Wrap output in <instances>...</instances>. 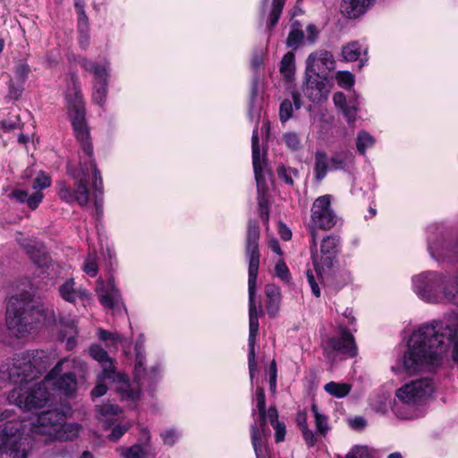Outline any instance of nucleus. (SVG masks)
Instances as JSON below:
<instances>
[{
    "mask_svg": "<svg viewBox=\"0 0 458 458\" xmlns=\"http://www.w3.org/2000/svg\"><path fill=\"white\" fill-rule=\"evenodd\" d=\"M47 358L44 351H33L16 355L12 360L0 366V382L19 383V386L10 391L7 400L20 409L30 411L43 407L48 401L49 394L47 387L48 381L55 379L54 386L56 389L69 395L76 391L77 379L72 372H67L57 377L63 370V365L70 362L63 359L47 373L45 380L30 386L31 379L41 374L46 369Z\"/></svg>",
    "mask_w": 458,
    "mask_h": 458,
    "instance_id": "f257e3e1",
    "label": "nucleus"
},
{
    "mask_svg": "<svg viewBox=\"0 0 458 458\" xmlns=\"http://www.w3.org/2000/svg\"><path fill=\"white\" fill-rule=\"evenodd\" d=\"M72 87L66 92L68 101L69 116L74 130L77 140L81 142L83 153L88 160L80 162L78 169H69V172L74 179V187L72 189L64 182H58V197L67 202H77L80 206H86L89 202V191L88 188V180L89 171H92V190L95 197V206L98 215L102 214V193L103 181L100 172L97 168L96 162L92 159L93 148L89 140V132L85 122V104L82 94L77 83L75 77L72 78Z\"/></svg>",
    "mask_w": 458,
    "mask_h": 458,
    "instance_id": "f03ea898",
    "label": "nucleus"
},
{
    "mask_svg": "<svg viewBox=\"0 0 458 458\" xmlns=\"http://www.w3.org/2000/svg\"><path fill=\"white\" fill-rule=\"evenodd\" d=\"M407 347L397 364L392 367L395 374L432 371L451 347L453 360L458 364V328L443 322L425 324L411 334Z\"/></svg>",
    "mask_w": 458,
    "mask_h": 458,
    "instance_id": "7ed1b4c3",
    "label": "nucleus"
},
{
    "mask_svg": "<svg viewBox=\"0 0 458 458\" xmlns=\"http://www.w3.org/2000/svg\"><path fill=\"white\" fill-rule=\"evenodd\" d=\"M13 417V411H4L0 415V458H28L32 440L26 433L21 420Z\"/></svg>",
    "mask_w": 458,
    "mask_h": 458,
    "instance_id": "20e7f679",
    "label": "nucleus"
},
{
    "mask_svg": "<svg viewBox=\"0 0 458 458\" xmlns=\"http://www.w3.org/2000/svg\"><path fill=\"white\" fill-rule=\"evenodd\" d=\"M259 227L256 221L249 220L245 240V256L248 261L249 327H259V310L255 301L257 278L260 261Z\"/></svg>",
    "mask_w": 458,
    "mask_h": 458,
    "instance_id": "39448f33",
    "label": "nucleus"
},
{
    "mask_svg": "<svg viewBox=\"0 0 458 458\" xmlns=\"http://www.w3.org/2000/svg\"><path fill=\"white\" fill-rule=\"evenodd\" d=\"M433 381L428 377L411 380L398 388L392 410L402 420L414 418L413 406L424 402L434 392Z\"/></svg>",
    "mask_w": 458,
    "mask_h": 458,
    "instance_id": "423d86ee",
    "label": "nucleus"
},
{
    "mask_svg": "<svg viewBox=\"0 0 458 458\" xmlns=\"http://www.w3.org/2000/svg\"><path fill=\"white\" fill-rule=\"evenodd\" d=\"M90 356L102 364L103 378L115 384V390L121 394L123 400L135 401L139 398L140 389L131 388L128 377L114 369L113 360L107 352L98 344H92L89 349Z\"/></svg>",
    "mask_w": 458,
    "mask_h": 458,
    "instance_id": "0eeeda50",
    "label": "nucleus"
},
{
    "mask_svg": "<svg viewBox=\"0 0 458 458\" xmlns=\"http://www.w3.org/2000/svg\"><path fill=\"white\" fill-rule=\"evenodd\" d=\"M347 323L340 322L338 325L339 335L327 338L323 343V352L326 357L335 360L338 355L352 358L357 355V345L354 336L349 327L353 325L355 318L345 315Z\"/></svg>",
    "mask_w": 458,
    "mask_h": 458,
    "instance_id": "6e6552de",
    "label": "nucleus"
},
{
    "mask_svg": "<svg viewBox=\"0 0 458 458\" xmlns=\"http://www.w3.org/2000/svg\"><path fill=\"white\" fill-rule=\"evenodd\" d=\"M331 199L332 196L327 194L317 198L312 204L309 226L313 247L317 246L316 230H330L338 221V216L331 207Z\"/></svg>",
    "mask_w": 458,
    "mask_h": 458,
    "instance_id": "1a4fd4ad",
    "label": "nucleus"
},
{
    "mask_svg": "<svg viewBox=\"0 0 458 458\" xmlns=\"http://www.w3.org/2000/svg\"><path fill=\"white\" fill-rule=\"evenodd\" d=\"M340 245L341 238L334 234L323 238L319 251L316 250L317 246L313 247L312 242H310L312 262L318 276H322L333 267Z\"/></svg>",
    "mask_w": 458,
    "mask_h": 458,
    "instance_id": "9d476101",
    "label": "nucleus"
},
{
    "mask_svg": "<svg viewBox=\"0 0 458 458\" xmlns=\"http://www.w3.org/2000/svg\"><path fill=\"white\" fill-rule=\"evenodd\" d=\"M23 304L18 298L12 297L6 307V326L10 334L21 337L34 328L30 311L23 309Z\"/></svg>",
    "mask_w": 458,
    "mask_h": 458,
    "instance_id": "9b49d317",
    "label": "nucleus"
},
{
    "mask_svg": "<svg viewBox=\"0 0 458 458\" xmlns=\"http://www.w3.org/2000/svg\"><path fill=\"white\" fill-rule=\"evenodd\" d=\"M414 292L421 298L428 301H436L440 292L443 290H450V288H443L444 276L437 272H424L412 278ZM455 289H451L455 293ZM445 297V295L444 294Z\"/></svg>",
    "mask_w": 458,
    "mask_h": 458,
    "instance_id": "f8f14e48",
    "label": "nucleus"
},
{
    "mask_svg": "<svg viewBox=\"0 0 458 458\" xmlns=\"http://www.w3.org/2000/svg\"><path fill=\"white\" fill-rule=\"evenodd\" d=\"M256 399L259 419L257 422L251 425V442L256 457L264 458V438L269 433V428L267 427V410H266V395L263 388H257Z\"/></svg>",
    "mask_w": 458,
    "mask_h": 458,
    "instance_id": "ddd939ff",
    "label": "nucleus"
},
{
    "mask_svg": "<svg viewBox=\"0 0 458 458\" xmlns=\"http://www.w3.org/2000/svg\"><path fill=\"white\" fill-rule=\"evenodd\" d=\"M96 292L99 302L105 308L112 310L113 313L122 310L126 311L120 290L115 285L113 277H110L106 282L101 278L98 279Z\"/></svg>",
    "mask_w": 458,
    "mask_h": 458,
    "instance_id": "4468645a",
    "label": "nucleus"
},
{
    "mask_svg": "<svg viewBox=\"0 0 458 458\" xmlns=\"http://www.w3.org/2000/svg\"><path fill=\"white\" fill-rule=\"evenodd\" d=\"M51 185V179L44 172H40L33 182L32 187L36 191L30 194L27 191L21 189L13 190L10 197L21 204H26L30 209H36L42 202L44 198L40 191Z\"/></svg>",
    "mask_w": 458,
    "mask_h": 458,
    "instance_id": "2eb2a0df",
    "label": "nucleus"
},
{
    "mask_svg": "<svg viewBox=\"0 0 458 458\" xmlns=\"http://www.w3.org/2000/svg\"><path fill=\"white\" fill-rule=\"evenodd\" d=\"M335 61L331 52L324 49L311 53L306 61V73L325 76L328 71L334 70Z\"/></svg>",
    "mask_w": 458,
    "mask_h": 458,
    "instance_id": "dca6fc26",
    "label": "nucleus"
},
{
    "mask_svg": "<svg viewBox=\"0 0 458 458\" xmlns=\"http://www.w3.org/2000/svg\"><path fill=\"white\" fill-rule=\"evenodd\" d=\"M65 420V415L62 411L56 410L44 411L38 418V425L36 427V431L54 438Z\"/></svg>",
    "mask_w": 458,
    "mask_h": 458,
    "instance_id": "f3484780",
    "label": "nucleus"
},
{
    "mask_svg": "<svg viewBox=\"0 0 458 458\" xmlns=\"http://www.w3.org/2000/svg\"><path fill=\"white\" fill-rule=\"evenodd\" d=\"M327 78L322 75L306 73L302 89L304 95L312 102H320L327 98Z\"/></svg>",
    "mask_w": 458,
    "mask_h": 458,
    "instance_id": "a211bd4d",
    "label": "nucleus"
},
{
    "mask_svg": "<svg viewBox=\"0 0 458 458\" xmlns=\"http://www.w3.org/2000/svg\"><path fill=\"white\" fill-rule=\"evenodd\" d=\"M60 327L59 339L67 340V348L72 349L75 345V336L77 335V320L71 315H60L58 318Z\"/></svg>",
    "mask_w": 458,
    "mask_h": 458,
    "instance_id": "6ab92c4d",
    "label": "nucleus"
},
{
    "mask_svg": "<svg viewBox=\"0 0 458 458\" xmlns=\"http://www.w3.org/2000/svg\"><path fill=\"white\" fill-rule=\"evenodd\" d=\"M135 368H134V379L139 386H143L146 380H149L151 376L144 367L146 358L144 350V339L140 338L135 344Z\"/></svg>",
    "mask_w": 458,
    "mask_h": 458,
    "instance_id": "aec40b11",
    "label": "nucleus"
},
{
    "mask_svg": "<svg viewBox=\"0 0 458 458\" xmlns=\"http://www.w3.org/2000/svg\"><path fill=\"white\" fill-rule=\"evenodd\" d=\"M374 0H342L341 12L349 19H356L364 14Z\"/></svg>",
    "mask_w": 458,
    "mask_h": 458,
    "instance_id": "412c9836",
    "label": "nucleus"
},
{
    "mask_svg": "<svg viewBox=\"0 0 458 458\" xmlns=\"http://www.w3.org/2000/svg\"><path fill=\"white\" fill-rule=\"evenodd\" d=\"M72 278L67 280L59 286V294L66 301L73 303L77 299L88 300L89 293L83 288H75Z\"/></svg>",
    "mask_w": 458,
    "mask_h": 458,
    "instance_id": "4be33fe9",
    "label": "nucleus"
},
{
    "mask_svg": "<svg viewBox=\"0 0 458 458\" xmlns=\"http://www.w3.org/2000/svg\"><path fill=\"white\" fill-rule=\"evenodd\" d=\"M265 293L267 297L266 309L271 318H275L280 309L281 293L280 289L274 284H268L265 287Z\"/></svg>",
    "mask_w": 458,
    "mask_h": 458,
    "instance_id": "5701e85b",
    "label": "nucleus"
},
{
    "mask_svg": "<svg viewBox=\"0 0 458 458\" xmlns=\"http://www.w3.org/2000/svg\"><path fill=\"white\" fill-rule=\"evenodd\" d=\"M80 64L86 71L93 73L94 81L93 83H105L108 81V71L106 65H101L96 62L89 60L87 58H82L80 61Z\"/></svg>",
    "mask_w": 458,
    "mask_h": 458,
    "instance_id": "b1692460",
    "label": "nucleus"
},
{
    "mask_svg": "<svg viewBox=\"0 0 458 458\" xmlns=\"http://www.w3.org/2000/svg\"><path fill=\"white\" fill-rule=\"evenodd\" d=\"M251 147H252V164L255 174L256 182L259 184L262 180V163L260 157V148L259 144V133L258 128L256 127L252 132L251 137Z\"/></svg>",
    "mask_w": 458,
    "mask_h": 458,
    "instance_id": "393cba45",
    "label": "nucleus"
},
{
    "mask_svg": "<svg viewBox=\"0 0 458 458\" xmlns=\"http://www.w3.org/2000/svg\"><path fill=\"white\" fill-rule=\"evenodd\" d=\"M329 160L327 155L321 150H318L314 155V169L313 174L316 181L320 182L326 176L329 169Z\"/></svg>",
    "mask_w": 458,
    "mask_h": 458,
    "instance_id": "a878e982",
    "label": "nucleus"
},
{
    "mask_svg": "<svg viewBox=\"0 0 458 458\" xmlns=\"http://www.w3.org/2000/svg\"><path fill=\"white\" fill-rule=\"evenodd\" d=\"M296 422L299 426L303 438L309 446H313L318 442L316 434L309 428L307 421V413L305 411H299L296 416Z\"/></svg>",
    "mask_w": 458,
    "mask_h": 458,
    "instance_id": "bb28decb",
    "label": "nucleus"
},
{
    "mask_svg": "<svg viewBox=\"0 0 458 458\" xmlns=\"http://www.w3.org/2000/svg\"><path fill=\"white\" fill-rule=\"evenodd\" d=\"M81 426L78 423H65L61 424V427L56 431L54 438L61 441L73 440L79 436Z\"/></svg>",
    "mask_w": 458,
    "mask_h": 458,
    "instance_id": "cd10ccee",
    "label": "nucleus"
},
{
    "mask_svg": "<svg viewBox=\"0 0 458 458\" xmlns=\"http://www.w3.org/2000/svg\"><path fill=\"white\" fill-rule=\"evenodd\" d=\"M259 327H249V354H248V361H249V370L250 379H253L254 373L257 369V362L255 360V344L256 338L258 335Z\"/></svg>",
    "mask_w": 458,
    "mask_h": 458,
    "instance_id": "c85d7f7f",
    "label": "nucleus"
},
{
    "mask_svg": "<svg viewBox=\"0 0 458 458\" xmlns=\"http://www.w3.org/2000/svg\"><path fill=\"white\" fill-rule=\"evenodd\" d=\"M99 420L106 424L108 428L115 418L121 413V409L118 405L113 403H106L98 407Z\"/></svg>",
    "mask_w": 458,
    "mask_h": 458,
    "instance_id": "c756f323",
    "label": "nucleus"
},
{
    "mask_svg": "<svg viewBox=\"0 0 458 458\" xmlns=\"http://www.w3.org/2000/svg\"><path fill=\"white\" fill-rule=\"evenodd\" d=\"M274 427L275 437L276 442H282L285 437V425L278 420V412L275 406H270L267 410V419Z\"/></svg>",
    "mask_w": 458,
    "mask_h": 458,
    "instance_id": "7c9ffc66",
    "label": "nucleus"
},
{
    "mask_svg": "<svg viewBox=\"0 0 458 458\" xmlns=\"http://www.w3.org/2000/svg\"><path fill=\"white\" fill-rule=\"evenodd\" d=\"M311 411L314 416V422L317 430L315 433L316 436L326 437L330 429L328 418L319 411L318 407L315 403L311 405Z\"/></svg>",
    "mask_w": 458,
    "mask_h": 458,
    "instance_id": "2f4dec72",
    "label": "nucleus"
},
{
    "mask_svg": "<svg viewBox=\"0 0 458 458\" xmlns=\"http://www.w3.org/2000/svg\"><path fill=\"white\" fill-rule=\"evenodd\" d=\"M324 389L330 395L336 398H343L349 394L352 386L347 383H337L331 381L324 386Z\"/></svg>",
    "mask_w": 458,
    "mask_h": 458,
    "instance_id": "473e14b6",
    "label": "nucleus"
},
{
    "mask_svg": "<svg viewBox=\"0 0 458 458\" xmlns=\"http://www.w3.org/2000/svg\"><path fill=\"white\" fill-rule=\"evenodd\" d=\"M303 38L304 33L301 29V24L298 21H293L286 39L287 47L293 49L297 48L302 41Z\"/></svg>",
    "mask_w": 458,
    "mask_h": 458,
    "instance_id": "72a5a7b5",
    "label": "nucleus"
},
{
    "mask_svg": "<svg viewBox=\"0 0 458 458\" xmlns=\"http://www.w3.org/2000/svg\"><path fill=\"white\" fill-rule=\"evenodd\" d=\"M264 182H265V179H264V176L262 175V180H261L259 185L257 182L258 193H259L258 204H259V216H260L261 219H263L267 223L269 218V207H268V199L265 194L264 190L262 189V184L264 183Z\"/></svg>",
    "mask_w": 458,
    "mask_h": 458,
    "instance_id": "f704fd0d",
    "label": "nucleus"
},
{
    "mask_svg": "<svg viewBox=\"0 0 458 458\" xmlns=\"http://www.w3.org/2000/svg\"><path fill=\"white\" fill-rule=\"evenodd\" d=\"M361 54V48L357 41H352L343 47L342 55L347 62L357 61Z\"/></svg>",
    "mask_w": 458,
    "mask_h": 458,
    "instance_id": "c9c22d12",
    "label": "nucleus"
},
{
    "mask_svg": "<svg viewBox=\"0 0 458 458\" xmlns=\"http://www.w3.org/2000/svg\"><path fill=\"white\" fill-rule=\"evenodd\" d=\"M82 270L90 277H95L98 273V255L95 250L89 251L85 258Z\"/></svg>",
    "mask_w": 458,
    "mask_h": 458,
    "instance_id": "e433bc0d",
    "label": "nucleus"
},
{
    "mask_svg": "<svg viewBox=\"0 0 458 458\" xmlns=\"http://www.w3.org/2000/svg\"><path fill=\"white\" fill-rule=\"evenodd\" d=\"M294 71V54L293 52H288L281 60L280 72L285 78L291 79Z\"/></svg>",
    "mask_w": 458,
    "mask_h": 458,
    "instance_id": "4c0bfd02",
    "label": "nucleus"
},
{
    "mask_svg": "<svg viewBox=\"0 0 458 458\" xmlns=\"http://www.w3.org/2000/svg\"><path fill=\"white\" fill-rule=\"evenodd\" d=\"M350 157L351 154L348 152H338L334 154L330 158H328L330 165L329 169L331 171L344 169Z\"/></svg>",
    "mask_w": 458,
    "mask_h": 458,
    "instance_id": "58836bf2",
    "label": "nucleus"
},
{
    "mask_svg": "<svg viewBox=\"0 0 458 458\" xmlns=\"http://www.w3.org/2000/svg\"><path fill=\"white\" fill-rule=\"evenodd\" d=\"M108 88L107 82L93 83L92 100L94 103L103 106L106 99Z\"/></svg>",
    "mask_w": 458,
    "mask_h": 458,
    "instance_id": "ea45409f",
    "label": "nucleus"
},
{
    "mask_svg": "<svg viewBox=\"0 0 458 458\" xmlns=\"http://www.w3.org/2000/svg\"><path fill=\"white\" fill-rule=\"evenodd\" d=\"M374 138L367 131H360L357 135L356 147L359 153L364 155L366 149L374 145Z\"/></svg>",
    "mask_w": 458,
    "mask_h": 458,
    "instance_id": "a19ab883",
    "label": "nucleus"
},
{
    "mask_svg": "<svg viewBox=\"0 0 458 458\" xmlns=\"http://www.w3.org/2000/svg\"><path fill=\"white\" fill-rule=\"evenodd\" d=\"M284 4L285 0H273L272 10L268 19L269 28H273L277 23Z\"/></svg>",
    "mask_w": 458,
    "mask_h": 458,
    "instance_id": "79ce46f5",
    "label": "nucleus"
},
{
    "mask_svg": "<svg viewBox=\"0 0 458 458\" xmlns=\"http://www.w3.org/2000/svg\"><path fill=\"white\" fill-rule=\"evenodd\" d=\"M121 454L124 458H145L147 455L146 451L140 445H133L130 447L121 448Z\"/></svg>",
    "mask_w": 458,
    "mask_h": 458,
    "instance_id": "37998d69",
    "label": "nucleus"
},
{
    "mask_svg": "<svg viewBox=\"0 0 458 458\" xmlns=\"http://www.w3.org/2000/svg\"><path fill=\"white\" fill-rule=\"evenodd\" d=\"M30 72V66L24 62H20L16 65V68L14 71V78L18 81V83L23 84L26 81Z\"/></svg>",
    "mask_w": 458,
    "mask_h": 458,
    "instance_id": "c03bdc74",
    "label": "nucleus"
},
{
    "mask_svg": "<svg viewBox=\"0 0 458 458\" xmlns=\"http://www.w3.org/2000/svg\"><path fill=\"white\" fill-rule=\"evenodd\" d=\"M336 81L340 87L348 89L354 84V76L350 72H339L336 74Z\"/></svg>",
    "mask_w": 458,
    "mask_h": 458,
    "instance_id": "a18cd8bd",
    "label": "nucleus"
},
{
    "mask_svg": "<svg viewBox=\"0 0 458 458\" xmlns=\"http://www.w3.org/2000/svg\"><path fill=\"white\" fill-rule=\"evenodd\" d=\"M336 458H371V456L367 447L356 445L345 456L337 455Z\"/></svg>",
    "mask_w": 458,
    "mask_h": 458,
    "instance_id": "49530a36",
    "label": "nucleus"
},
{
    "mask_svg": "<svg viewBox=\"0 0 458 458\" xmlns=\"http://www.w3.org/2000/svg\"><path fill=\"white\" fill-rule=\"evenodd\" d=\"M293 103L288 99L284 100L281 103L280 108H279V117H280L281 122L284 123L287 120H289L293 115Z\"/></svg>",
    "mask_w": 458,
    "mask_h": 458,
    "instance_id": "de8ad7c7",
    "label": "nucleus"
},
{
    "mask_svg": "<svg viewBox=\"0 0 458 458\" xmlns=\"http://www.w3.org/2000/svg\"><path fill=\"white\" fill-rule=\"evenodd\" d=\"M278 177L284 181L289 185L293 184V174L296 175L297 172L292 168H286L284 165H280L277 168Z\"/></svg>",
    "mask_w": 458,
    "mask_h": 458,
    "instance_id": "09e8293b",
    "label": "nucleus"
},
{
    "mask_svg": "<svg viewBox=\"0 0 458 458\" xmlns=\"http://www.w3.org/2000/svg\"><path fill=\"white\" fill-rule=\"evenodd\" d=\"M373 410L379 414H386L390 406V402L385 396H380L377 401L371 403Z\"/></svg>",
    "mask_w": 458,
    "mask_h": 458,
    "instance_id": "8fccbe9b",
    "label": "nucleus"
},
{
    "mask_svg": "<svg viewBox=\"0 0 458 458\" xmlns=\"http://www.w3.org/2000/svg\"><path fill=\"white\" fill-rule=\"evenodd\" d=\"M284 140L286 146L292 150L299 149L301 146V140L299 136L295 132H286L284 135Z\"/></svg>",
    "mask_w": 458,
    "mask_h": 458,
    "instance_id": "3c124183",
    "label": "nucleus"
},
{
    "mask_svg": "<svg viewBox=\"0 0 458 458\" xmlns=\"http://www.w3.org/2000/svg\"><path fill=\"white\" fill-rule=\"evenodd\" d=\"M130 424L116 425L112 432L108 435V439L112 442H115L122 437V436L129 429Z\"/></svg>",
    "mask_w": 458,
    "mask_h": 458,
    "instance_id": "603ef678",
    "label": "nucleus"
},
{
    "mask_svg": "<svg viewBox=\"0 0 458 458\" xmlns=\"http://www.w3.org/2000/svg\"><path fill=\"white\" fill-rule=\"evenodd\" d=\"M105 380L106 379L103 378V373H101V375L98 376V383L91 391V395L93 397H100V396H103L106 393L107 386L104 383Z\"/></svg>",
    "mask_w": 458,
    "mask_h": 458,
    "instance_id": "864d4df0",
    "label": "nucleus"
},
{
    "mask_svg": "<svg viewBox=\"0 0 458 458\" xmlns=\"http://www.w3.org/2000/svg\"><path fill=\"white\" fill-rule=\"evenodd\" d=\"M165 445H173L179 437V433L174 429H168L161 434Z\"/></svg>",
    "mask_w": 458,
    "mask_h": 458,
    "instance_id": "5fc2aeb1",
    "label": "nucleus"
},
{
    "mask_svg": "<svg viewBox=\"0 0 458 458\" xmlns=\"http://www.w3.org/2000/svg\"><path fill=\"white\" fill-rule=\"evenodd\" d=\"M78 13V30L79 33L89 31V21L85 12Z\"/></svg>",
    "mask_w": 458,
    "mask_h": 458,
    "instance_id": "6e6d98bb",
    "label": "nucleus"
},
{
    "mask_svg": "<svg viewBox=\"0 0 458 458\" xmlns=\"http://www.w3.org/2000/svg\"><path fill=\"white\" fill-rule=\"evenodd\" d=\"M342 111L349 123H353L356 120L357 108L355 106L347 105L342 109Z\"/></svg>",
    "mask_w": 458,
    "mask_h": 458,
    "instance_id": "4d7b16f0",
    "label": "nucleus"
},
{
    "mask_svg": "<svg viewBox=\"0 0 458 458\" xmlns=\"http://www.w3.org/2000/svg\"><path fill=\"white\" fill-rule=\"evenodd\" d=\"M276 274L278 277L282 278L283 280H288L289 278V269L284 262L279 261L276 265Z\"/></svg>",
    "mask_w": 458,
    "mask_h": 458,
    "instance_id": "13d9d810",
    "label": "nucleus"
},
{
    "mask_svg": "<svg viewBox=\"0 0 458 458\" xmlns=\"http://www.w3.org/2000/svg\"><path fill=\"white\" fill-rule=\"evenodd\" d=\"M307 278H308V282H309V284L310 286V289L312 291V293L316 297H319L320 296L319 286H318V283L316 282L315 277H314L312 272L310 271V270L307 271Z\"/></svg>",
    "mask_w": 458,
    "mask_h": 458,
    "instance_id": "bf43d9fd",
    "label": "nucleus"
},
{
    "mask_svg": "<svg viewBox=\"0 0 458 458\" xmlns=\"http://www.w3.org/2000/svg\"><path fill=\"white\" fill-rule=\"evenodd\" d=\"M24 249L26 250L27 253L30 255V258L33 259V261L39 266L46 264L47 257L43 254L42 256L39 255L38 257L41 258L42 260L37 259L34 255V250H36V246L27 244L24 245Z\"/></svg>",
    "mask_w": 458,
    "mask_h": 458,
    "instance_id": "052dcab7",
    "label": "nucleus"
},
{
    "mask_svg": "<svg viewBox=\"0 0 458 458\" xmlns=\"http://www.w3.org/2000/svg\"><path fill=\"white\" fill-rule=\"evenodd\" d=\"M111 337H109V341L107 344H106V348H114V350H117L118 344L122 343L123 340V335H121L118 333L112 332Z\"/></svg>",
    "mask_w": 458,
    "mask_h": 458,
    "instance_id": "680f3d73",
    "label": "nucleus"
},
{
    "mask_svg": "<svg viewBox=\"0 0 458 458\" xmlns=\"http://www.w3.org/2000/svg\"><path fill=\"white\" fill-rule=\"evenodd\" d=\"M445 300L454 305L458 306V277L456 278V290L454 293L451 290H445Z\"/></svg>",
    "mask_w": 458,
    "mask_h": 458,
    "instance_id": "e2e57ef3",
    "label": "nucleus"
},
{
    "mask_svg": "<svg viewBox=\"0 0 458 458\" xmlns=\"http://www.w3.org/2000/svg\"><path fill=\"white\" fill-rule=\"evenodd\" d=\"M333 101L336 107L341 110L347 106L345 95L342 92H336L333 96Z\"/></svg>",
    "mask_w": 458,
    "mask_h": 458,
    "instance_id": "0e129e2a",
    "label": "nucleus"
},
{
    "mask_svg": "<svg viewBox=\"0 0 458 458\" xmlns=\"http://www.w3.org/2000/svg\"><path fill=\"white\" fill-rule=\"evenodd\" d=\"M270 390L276 391V361L273 360L270 366V379H269Z\"/></svg>",
    "mask_w": 458,
    "mask_h": 458,
    "instance_id": "69168bd1",
    "label": "nucleus"
},
{
    "mask_svg": "<svg viewBox=\"0 0 458 458\" xmlns=\"http://www.w3.org/2000/svg\"><path fill=\"white\" fill-rule=\"evenodd\" d=\"M349 424L353 429L359 430L365 427L366 420L362 417L358 416L350 420Z\"/></svg>",
    "mask_w": 458,
    "mask_h": 458,
    "instance_id": "338daca9",
    "label": "nucleus"
},
{
    "mask_svg": "<svg viewBox=\"0 0 458 458\" xmlns=\"http://www.w3.org/2000/svg\"><path fill=\"white\" fill-rule=\"evenodd\" d=\"M307 38L308 40H310L311 43L315 42L317 37H318V30H317L316 26L312 25V24H310L308 27H307Z\"/></svg>",
    "mask_w": 458,
    "mask_h": 458,
    "instance_id": "774afa93",
    "label": "nucleus"
}]
</instances>
